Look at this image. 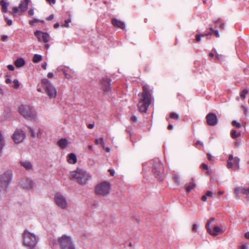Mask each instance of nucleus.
<instances>
[{
  "label": "nucleus",
  "mask_w": 249,
  "mask_h": 249,
  "mask_svg": "<svg viewBox=\"0 0 249 249\" xmlns=\"http://www.w3.org/2000/svg\"><path fill=\"white\" fill-rule=\"evenodd\" d=\"M22 238L24 246L28 249H38L36 245L39 239L34 233L25 229L22 233Z\"/></svg>",
  "instance_id": "obj_1"
},
{
  "label": "nucleus",
  "mask_w": 249,
  "mask_h": 249,
  "mask_svg": "<svg viewBox=\"0 0 249 249\" xmlns=\"http://www.w3.org/2000/svg\"><path fill=\"white\" fill-rule=\"evenodd\" d=\"M52 248L54 249V246L58 245L61 249H75V247L71 237L65 234L59 237L57 240H53Z\"/></svg>",
  "instance_id": "obj_2"
},
{
  "label": "nucleus",
  "mask_w": 249,
  "mask_h": 249,
  "mask_svg": "<svg viewBox=\"0 0 249 249\" xmlns=\"http://www.w3.org/2000/svg\"><path fill=\"white\" fill-rule=\"evenodd\" d=\"M142 89L143 92L141 93L138 107L140 112H146L151 103V99L149 97L150 93L147 88L143 86Z\"/></svg>",
  "instance_id": "obj_3"
},
{
  "label": "nucleus",
  "mask_w": 249,
  "mask_h": 249,
  "mask_svg": "<svg viewBox=\"0 0 249 249\" xmlns=\"http://www.w3.org/2000/svg\"><path fill=\"white\" fill-rule=\"evenodd\" d=\"M71 176L81 185H85L91 178V176L85 170L77 168L76 170L71 172Z\"/></svg>",
  "instance_id": "obj_4"
},
{
  "label": "nucleus",
  "mask_w": 249,
  "mask_h": 249,
  "mask_svg": "<svg viewBox=\"0 0 249 249\" xmlns=\"http://www.w3.org/2000/svg\"><path fill=\"white\" fill-rule=\"evenodd\" d=\"M13 178L12 171L8 170L0 176V194L5 193L11 183Z\"/></svg>",
  "instance_id": "obj_5"
},
{
  "label": "nucleus",
  "mask_w": 249,
  "mask_h": 249,
  "mask_svg": "<svg viewBox=\"0 0 249 249\" xmlns=\"http://www.w3.org/2000/svg\"><path fill=\"white\" fill-rule=\"evenodd\" d=\"M18 111L23 117L29 120H34L36 118V112L29 106L21 105L19 107Z\"/></svg>",
  "instance_id": "obj_6"
},
{
  "label": "nucleus",
  "mask_w": 249,
  "mask_h": 249,
  "mask_svg": "<svg viewBox=\"0 0 249 249\" xmlns=\"http://www.w3.org/2000/svg\"><path fill=\"white\" fill-rule=\"evenodd\" d=\"M152 172L155 177L158 180H162L164 167L163 164L159 160H155L153 162Z\"/></svg>",
  "instance_id": "obj_7"
},
{
  "label": "nucleus",
  "mask_w": 249,
  "mask_h": 249,
  "mask_svg": "<svg viewBox=\"0 0 249 249\" xmlns=\"http://www.w3.org/2000/svg\"><path fill=\"white\" fill-rule=\"evenodd\" d=\"M41 83L43 85L44 89L47 94L52 98H55L56 96V90L52 83L47 78H44L41 80Z\"/></svg>",
  "instance_id": "obj_8"
},
{
  "label": "nucleus",
  "mask_w": 249,
  "mask_h": 249,
  "mask_svg": "<svg viewBox=\"0 0 249 249\" xmlns=\"http://www.w3.org/2000/svg\"><path fill=\"white\" fill-rule=\"evenodd\" d=\"M110 183L107 181H104L95 186V192L96 194L106 196L110 193Z\"/></svg>",
  "instance_id": "obj_9"
},
{
  "label": "nucleus",
  "mask_w": 249,
  "mask_h": 249,
  "mask_svg": "<svg viewBox=\"0 0 249 249\" xmlns=\"http://www.w3.org/2000/svg\"><path fill=\"white\" fill-rule=\"evenodd\" d=\"M54 201L57 205L62 209H65L67 207L66 199L60 193H57L54 196Z\"/></svg>",
  "instance_id": "obj_10"
},
{
  "label": "nucleus",
  "mask_w": 249,
  "mask_h": 249,
  "mask_svg": "<svg viewBox=\"0 0 249 249\" xmlns=\"http://www.w3.org/2000/svg\"><path fill=\"white\" fill-rule=\"evenodd\" d=\"M25 134L23 130L17 129L12 136V139L16 143H19L24 140Z\"/></svg>",
  "instance_id": "obj_11"
},
{
  "label": "nucleus",
  "mask_w": 249,
  "mask_h": 249,
  "mask_svg": "<svg viewBox=\"0 0 249 249\" xmlns=\"http://www.w3.org/2000/svg\"><path fill=\"white\" fill-rule=\"evenodd\" d=\"M111 79L108 77L103 78L101 81V89L105 92H108L111 90Z\"/></svg>",
  "instance_id": "obj_12"
},
{
  "label": "nucleus",
  "mask_w": 249,
  "mask_h": 249,
  "mask_svg": "<svg viewBox=\"0 0 249 249\" xmlns=\"http://www.w3.org/2000/svg\"><path fill=\"white\" fill-rule=\"evenodd\" d=\"M21 185L23 188L30 190L34 188V182L31 178L24 177L22 178Z\"/></svg>",
  "instance_id": "obj_13"
},
{
  "label": "nucleus",
  "mask_w": 249,
  "mask_h": 249,
  "mask_svg": "<svg viewBox=\"0 0 249 249\" xmlns=\"http://www.w3.org/2000/svg\"><path fill=\"white\" fill-rule=\"evenodd\" d=\"M206 119L209 125L214 126L217 124V117L214 113H208L206 115Z\"/></svg>",
  "instance_id": "obj_14"
},
{
  "label": "nucleus",
  "mask_w": 249,
  "mask_h": 249,
  "mask_svg": "<svg viewBox=\"0 0 249 249\" xmlns=\"http://www.w3.org/2000/svg\"><path fill=\"white\" fill-rule=\"evenodd\" d=\"M240 192L241 194L243 195H245L246 196V198L249 199V188H246L244 187H236L234 189V194L236 196V198L237 199H239L240 197L239 196V192Z\"/></svg>",
  "instance_id": "obj_15"
},
{
  "label": "nucleus",
  "mask_w": 249,
  "mask_h": 249,
  "mask_svg": "<svg viewBox=\"0 0 249 249\" xmlns=\"http://www.w3.org/2000/svg\"><path fill=\"white\" fill-rule=\"evenodd\" d=\"M111 23L112 25L121 29H124L125 25L124 22L114 18L112 19Z\"/></svg>",
  "instance_id": "obj_16"
},
{
  "label": "nucleus",
  "mask_w": 249,
  "mask_h": 249,
  "mask_svg": "<svg viewBox=\"0 0 249 249\" xmlns=\"http://www.w3.org/2000/svg\"><path fill=\"white\" fill-rule=\"evenodd\" d=\"M29 0H23L18 5L20 12H24L26 11L29 5Z\"/></svg>",
  "instance_id": "obj_17"
},
{
  "label": "nucleus",
  "mask_w": 249,
  "mask_h": 249,
  "mask_svg": "<svg viewBox=\"0 0 249 249\" xmlns=\"http://www.w3.org/2000/svg\"><path fill=\"white\" fill-rule=\"evenodd\" d=\"M67 161L69 163L74 164L77 162V157L75 154L71 153L67 156Z\"/></svg>",
  "instance_id": "obj_18"
},
{
  "label": "nucleus",
  "mask_w": 249,
  "mask_h": 249,
  "mask_svg": "<svg viewBox=\"0 0 249 249\" xmlns=\"http://www.w3.org/2000/svg\"><path fill=\"white\" fill-rule=\"evenodd\" d=\"M58 145L62 148H66L69 143L68 140L66 138H62L57 142Z\"/></svg>",
  "instance_id": "obj_19"
},
{
  "label": "nucleus",
  "mask_w": 249,
  "mask_h": 249,
  "mask_svg": "<svg viewBox=\"0 0 249 249\" xmlns=\"http://www.w3.org/2000/svg\"><path fill=\"white\" fill-rule=\"evenodd\" d=\"M20 165L26 170H29L32 169L33 165L29 160L20 161Z\"/></svg>",
  "instance_id": "obj_20"
},
{
  "label": "nucleus",
  "mask_w": 249,
  "mask_h": 249,
  "mask_svg": "<svg viewBox=\"0 0 249 249\" xmlns=\"http://www.w3.org/2000/svg\"><path fill=\"white\" fill-rule=\"evenodd\" d=\"M222 231V229L218 226H214L213 230H211V231H207L211 234L214 236L217 235L219 232Z\"/></svg>",
  "instance_id": "obj_21"
},
{
  "label": "nucleus",
  "mask_w": 249,
  "mask_h": 249,
  "mask_svg": "<svg viewBox=\"0 0 249 249\" xmlns=\"http://www.w3.org/2000/svg\"><path fill=\"white\" fill-rule=\"evenodd\" d=\"M14 64L17 68H20L25 64V61L23 58H18L15 61Z\"/></svg>",
  "instance_id": "obj_22"
},
{
  "label": "nucleus",
  "mask_w": 249,
  "mask_h": 249,
  "mask_svg": "<svg viewBox=\"0 0 249 249\" xmlns=\"http://www.w3.org/2000/svg\"><path fill=\"white\" fill-rule=\"evenodd\" d=\"M211 35V33H207L205 34H201L200 33H197L195 36V40L196 42H199L201 41V37L202 36L209 37Z\"/></svg>",
  "instance_id": "obj_23"
},
{
  "label": "nucleus",
  "mask_w": 249,
  "mask_h": 249,
  "mask_svg": "<svg viewBox=\"0 0 249 249\" xmlns=\"http://www.w3.org/2000/svg\"><path fill=\"white\" fill-rule=\"evenodd\" d=\"M196 185L194 181V179H192V181L190 182L189 184H186L185 186L186 191L187 193H190L191 190L196 187Z\"/></svg>",
  "instance_id": "obj_24"
},
{
  "label": "nucleus",
  "mask_w": 249,
  "mask_h": 249,
  "mask_svg": "<svg viewBox=\"0 0 249 249\" xmlns=\"http://www.w3.org/2000/svg\"><path fill=\"white\" fill-rule=\"evenodd\" d=\"M5 147V140L4 139L3 135H2L1 131L0 130V156L2 153V151Z\"/></svg>",
  "instance_id": "obj_25"
},
{
  "label": "nucleus",
  "mask_w": 249,
  "mask_h": 249,
  "mask_svg": "<svg viewBox=\"0 0 249 249\" xmlns=\"http://www.w3.org/2000/svg\"><path fill=\"white\" fill-rule=\"evenodd\" d=\"M0 5H1V11L3 13L7 12V7L9 3L5 1V0H0Z\"/></svg>",
  "instance_id": "obj_26"
},
{
  "label": "nucleus",
  "mask_w": 249,
  "mask_h": 249,
  "mask_svg": "<svg viewBox=\"0 0 249 249\" xmlns=\"http://www.w3.org/2000/svg\"><path fill=\"white\" fill-rule=\"evenodd\" d=\"M3 115L5 118H9L12 117V112L11 109L9 107H5L4 112Z\"/></svg>",
  "instance_id": "obj_27"
},
{
  "label": "nucleus",
  "mask_w": 249,
  "mask_h": 249,
  "mask_svg": "<svg viewBox=\"0 0 249 249\" xmlns=\"http://www.w3.org/2000/svg\"><path fill=\"white\" fill-rule=\"evenodd\" d=\"M50 36L49 34L47 32H43L41 35V41L44 42V43H48L49 41V39L48 38V37Z\"/></svg>",
  "instance_id": "obj_28"
},
{
  "label": "nucleus",
  "mask_w": 249,
  "mask_h": 249,
  "mask_svg": "<svg viewBox=\"0 0 249 249\" xmlns=\"http://www.w3.org/2000/svg\"><path fill=\"white\" fill-rule=\"evenodd\" d=\"M42 59V55L38 54H35L33 57L32 61L34 63H38Z\"/></svg>",
  "instance_id": "obj_29"
},
{
  "label": "nucleus",
  "mask_w": 249,
  "mask_h": 249,
  "mask_svg": "<svg viewBox=\"0 0 249 249\" xmlns=\"http://www.w3.org/2000/svg\"><path fill=\"white\" fill-rule=\"evenodd\" d=\"M231 135L232 138L236 139L241 136V133L237 132L235 130L232 129L231 132Z\"/></svg>",
  "instance_id": "obj_30"
},
{
  "label": "nucleus",
  "mask_w": 249,
  "mask_h": 249,
  "mask_svg": "<svg viewBox=\"0 0 249 249\" xmlns=\"http://www.w3.org/2000/svg\"><path fill=\"white\" fill-rule=\"evenodd\" d=\"M215 24L216 26L219 27L221 29H223L224 28V23L221 22V20L220 18L218 19L215 22Z\"/></svg>",
  "instance_id": "obj_31"
},
{
  "label": "nucleus",
  "mask_w": 249,
  "mask_h": 249,
  "mask_svg": "<svg viewBox=\"0 0 249 249\" xmlns=\"http://www.w3.org/2000/svg\"><path fill=\"white\" fill-rule=\"evenodd\" d=\"M170 118L175 120H179V116L177 113L172 112L170 113Z\"/></svg>",
  "instance_id": "obj_32"
},
{
  "label": "nucleus",
  "mask_w": 249,
  "mask_h": 249,
  "mask_svg": "<svg viewBox=\"0 0 249 249\" xmlns=\"http://www.w3.org/2000/svg\"><path fill=\"white\" fill-rule=\"evenodd\" d=\"M42 33L43 32L39 30H36L34 33L35 36L37 37L38 40L40 42H41V37Z\"/></svg>",
  "instance_id": "obj_33"
},
{
  "label": "nucleus",
  "mask_w": 249,
  "mask_h": 249,
  "mask_svg": "<svg viewBox=\"0 0 249 249\" xmlns=\"http://www.w3.org/2000/svg\"><path fill=\"white\" fill-rule=\"evenodd\" d=\"M215 220V218L213 217H211L209 221L207 222V223L206 224V228L207 229V231H211V229L210 228V224L213 222Z\"/></svg>",
  "instance_id": "obj_34"
},
{
  "label": "nucleus",
  "mask_w": 249,
  "mask_h": 249,
  "mask_svg": "<svg viewBox=\"0 0 249 249\" xmlns=\"http://www.w3.org/2000/svg\"><path fill=\"white\" fill-rule=\"evenodd\" d=\"M173 179L177 185L180 184V178L178 175L174 174L173 176Z\"/></svg>",
  "instance_id": "obj_35"
},
{
  "label": "nucleus",
  "mask_w": 249,
  "mask_h": 249,
  "mask_svg": "<svg viewBox=\"0 0 249 249\" xmlns=\"http://www.w3.org/2000/svg\"><path fill=\"white\" fill-rule=\"evenodd\" d=\"M40 22V19L36 18H34L33 20L29 21V23L31 26H35L36 23H38Z\"/></svg>",
  "instance_id": "obj_36"
},
{
  "label": "nucleus",
  "mask_w": 249,
  "mask_h": 249,
  "mask_svg": "<svg viewBox=\"0 0 249 249\" xmlns=\"http://www.w3.org/2000/svg\"><path fill=\"white\" fill-rule=\"evenodd\" d=\"M28 129L29 130V132L30 133L32 137L35 138L36 136V134L35 130L32 127H31L30 126L28 127Z\"/></svg>",
  "instance_id": "obj_37"
},
{
  "label": "nucleus",
  "mask_w": 249,
  "mask_h": 249,
  "mask_svg": "<svg viewBox=\"0 0 249 249\" xmlns=\"http://www.w3.org/2000/svg\"><path fill=\"white\" fill-rule=\"evenodd\" d=\"M248 92V90L246 89H245L243 90H242L241 92H240L241 97L243 99H245L246 98V96Z\"/></svg>",
  "instance_id": "obj_38"
},
{
  "label": "nucleus",
  "mask_w": 249,
  "mask_h": 249,
  "mask_svg": "<svg viewBox=\"0 0 249 249\" xmlns=\"http://www.w3.org/2000/svg\"><path fill=\"white\" fill-rule=\"evenodd\" d=\"M19 11H20V9L18 7H18L15 6L13 8L11 13L14 15H16Z\"/></svg>",
  "instance_id": "obj_39"
},
{
  "label": "nucleus",
  "mask_w": 249,
  "mask_h": 249,
  "mask_svg": "<svg viewBox=\"0 0 249 249\" xmlns=\"http://www.w3.org/2000/svg\"><path fill=\"white\" fill-rule=\"evenodd\" d=\"M14 86L13 87L15 89H18L19 87L20 84L18 82V80L17 79H15L13 81Z\"/></svg>",
  "instance_id": "obj_40"
},
{
  "label": "nucleus",
  "mask_w": 249,
  "mask_h": 249,
  "mask_svg": "<svg viewBox=\"0 0 249 249\" xmlns=\"http://www.w3.org/2000/svg\"><path fill=\"white\" fill-rule=\"evenodd\" d=\"M210 30L211 31V34L212 33H214V35H215V36L217 37H219V32H218V31L217 30H214L212 26H211L210 27Z\"/></svg>",
  "instance_id": "obj_41"
},
{
  "label": "nucleus",
  "mask_w": 249,
  "mask_h": 249,
  "mask_svg": "<svg viewBox=\"0 0 249 249\" xmlns=\"http://www.w3.org/2000/svg\"><path fill=\"white\" fill-rule=\"evenodd\" d=\"M71 18H68L67 19H66L65 20V23L64 24H62V26L64 27H69V23L71 22Z\"/></svg>",
  "instance_id": "obj_42"
},
{
  "label": "nucleus",
  "mask_w": 249,
  "mask_h": 249,
  "mask_svg": "<svg viewBox=\"0 0 249 249\" xmlns=\"http://www.w3.org/2000/svg\"><path fill=\"white\" fill-rule=\"evenodd\" d=\"M234 163L236 164V167L238 168L239 167L240 159L238 157H235L234 158Z\"/></svg>",
  "instance_id": "obj_43"
},
{
  "label": "nucleus",
  "mask_w": 249,
  "mask_h": 249,
  "mask_svg": "<svg viewBox=\"0 0 249 249\" xmlns=\"http://www.w3.org/2000/svg\"><path fill=\"white\" fill-rule=\"evenodd\" d=\"M212 51H213L215 53V59H216L217 60H219L221 58H222V57H223V55H221V54H219L217 53V52L215 50V49H213L212 50Z\"/></svg>",
  "instance_id": "obj_44"
},
{
  "label": "nucleus",
  "mask_w": 249,
  "mask_h": 249,
  "mask_svg": "<svg viewBox=\"0 0 249 249\" xmlns=\"http://www.w3.org/2000/svg\"><path fill=\"white\" fill-rule=\"evenodd\" d=\"M232 125L236 126L237 128H240V127H241V126H242L240 123L237 122L236 121H233L232 122Z\"/></svg>",
  "instance_id": "obj_45"
},
{
  "label": "nucleus",
  "mask_w": 249,
  "mask_h": 249,
  "mask_svg": "<svg viewBox=\"0 0 249 249\" xmlns=\"http://www.w3.org/2000/svg\"><path fill=\"white\" fill-rule=\"evenodd\" d=\"M42 133H43V132L41 130V129H38V131L37 132L36 134V137L38 138H41L42 137Z\"/></svg>",
  "instance_id": "obj_46"
},
{
  "label": "nucleus",
  "mask_w": 249,
  "mask_h": 249,
  "mask_svg": "<svg viewBox=\"0 0 249 249\" xmlns=\"http://www.w3.org/2000/svg\"><path fill=\"white\" fill-rule=\"evenodd\" d=\"M130 120L132 123H136L138 121L137 117L135 115H133L131 117Z\"/></svg>",
  "instance_id": "obj_47"
},
{
  "label": "nucleus",
  "mask_w": 249,
  "mask_h": 249,
  "mask_svg": "<svg viewBox=\"0 0 249 249\" xmlns=\"http://www.w3.org/2000/svg\"><path fill=\"white\" fill-rule=\"evenodd\" d=\"M198 225L196 224H194L192 227V231L193 232H196L198 228Z\"/></svg>",
  "instance_id": "obj_48"
},
{
  "label": "nucleus",
  "mask_w": 249,
  "mask_h": 249,
  "mask_svg": "<svg viewBox=\"0 0 249 249\" xmlns=\"http://www.w3.org/2000/svg\"><path fill=\"white\" fill-rule=\"evenodd\" d=\"M205 195L207 196V197H213V193L211 191H207Z\"/></svg>",
  "instance_id": "obj_49"
},
{
  "label": "nucleus",
  "mask_w": 249,
  "mask_h": 249,
  "mask_svg": "<svg viewBox=\"0 0 249 249\" xmlns=\"http://www.w3.org/2000/svg\"><path fill=\"white\" fill-rule=\"evenodd\" d=\"M227 168L229 169H231L233 167V163L231 161H227Z\"/></svg>",
  "instance_id": "obj_50"
},
{
  "label": "nucleus",
  "mask_w": 249,
  "mask_h": 249,
  "mask_svg": "<svg viewBox=\"0 0 249 249\" xmlns=\"http://www.w3.org/2000/svg\"><path fill=\"white\" fill-rule=\"evenodd\" d=\"M201 168L202 169L205 170H208V169H209L208 166L206 164H205V163H203L201 164Z\"/></svg>",
  "instance_id": "obj_51"
},
{
  "label": "nucleus",
  "mask_w": 249,
  "mask_h": 249,
  "mask_svg": "<svg viewBox=\"0 0 249 249\" xmlns=\"http://www.w3.org/2000/svg\"><path fill=\"white\" fill-rule=\"evenodd\" d=\"M4 19L9 26L12 25L13 22L11 19H8L7 17H4Z\"/></svg>",
  "instance_id": "obj_52"
},
{
  "label": "nucleus",
  "mask_w": 249,
  "mask_h": 249,
  "mask_svg": "<svg viewBox=\"0 0 249 249\" xmlns=\"http://www.w3.org/2000/svg\"><path fill=\"white\" fill-rule=\"evenodd\" d=\"M7 67L9 71H13L15 70L14 66L11 64L8 65Z\"/></svg>",
  "instance_id": "obj_53"
},
{
  "label": "nucleus",
  "mask_w": 249,
  "mask_h": 249,
  "mask_svg": "<svg viewBox=\"0 0 249 249\" xmlns=\"http://www.w3.org/2000/svg\"><path fill=\"white\" fill-rule=\"evenodd\" d=\"M29 15L33 16L34 14V10L33 8H31L28 12Z\"/></svg>",
  "instance_id": "obj_54"
},
{
  "label": "nucleus",
  "mask_w": 249,
  "mask_h": 249,
  "mask_svg": "<svg viewBox=\"0 0 249 249\" xmlns=\"http://www.w3.org/2000/svg\"><path fill=\"white\" fill-rule=\"evenodd\" d=\"M2 41H6L8 39V36L7 35H2L1 38Z\"/></svg>",
  "instance_id": "obj_55"
},
{
  "label": "nucleus",
  "mask_w": 249,
  "mask_h": 249,
  "mask_svg": "<svg viewBox=\"0 0 249 249\" xmlns=\"http://www.w3.org/2000/svg\"><path fill=\"white\" fill-rule=\"evenodd\" d=\"M54 18L53 14H51L49 17L46 18V20H51L53 19Z\"/></svg>",
  "instance_id": "obj_56"
},
{
  "label": "nucleus",
  "mask_w": 249,
  "mask_h": 249,
  "mask_svg": "<svg viewBox=\"0 0 249 249\" xmlns=\"http://www.w3.org/2000/svg\"><path fill=\"white\" fill-rule=\"evenodd\" d=\"M108 172H109L111 176H113L115 174V171L113 169H109L108 170Z\"/></svg>",
  "instance_id": "obj_57"
},
{
  "label": "nucleus",
  "mask_w": 249,
  "mask_h": 249,
  "mask_svg": "<svg viewBox=\"0 0 249 249\" xmlns=\"http://www.w3.org/2000/svg\"><path fill=\"white\" fill-rule=\"evenodd\" d=\"M58 71L59 70L61 71L65 75V76H67V73L65 69H58Z\"/></svg>",
  "instance_id": "obj_58"
},
{
  "label": "nucleus",
  "mask_w": 249,
  "mask_h": 249,
  "mask_svg": "<svg viewBox=\"0 0 249 249\" xmlns=\"http://www.w3.org/2000/svg\"><path fill=\"white\" fill-rule=\"evenodd\" d=\"M47 63L46 62H44V63H43L42 64L41 67L43 68V69L46 70V67H47Z\"/></svg>",
  "instance_id": "obj_59"
},
{
  "label": "nucleus",
  "mask_w": 249,
  "mask_h": 249,
  "mask_svg": "<svg viewBox=\"0 0 249 249\" xmlns=\"http://www.w3.org/2000/svg\"><path fill=\"white\" fill-rule=\"evenodd\" d=\"M233 160H234V158H233V155L232 154L229 155L228 160H229V161H232Z\"/></svg>",
  "instance_id": "obj_60"
},
{
  "label": "nucleus",
  "mask_w": 249,
  "mask_h": 249,
  "mask_svg": "<svg viewBox=\"0 0 249 249\" xmlns=\"http://www.w3.org/2000/svg\"><path fill=\"white\" fill-rule=\"evenodd\" d=\"M207 197H208L206 195H205L202 196L201 200L203 201H206L207 200Z\"/></svg>",
  "instance_id": "obj_61"
},
{
  "label": "nucleus",
  "mask_w": 249,
  "mask_h": 249,
  "mask_svg": "<svg viewBox=\"0 0 249 249\" xmlns=\"http://www.w3.org/2000/svg\"><path fill=\"white\" fill-rule=\"evenodd\" d=\"M196 145H201L203 146V143L202 142L200 141H197L196 142Z\"/></svg>",
  "instance_id": "obj_62"
},
{
  "label": "nucleus",
  "mask_w": 249,
  "mask_h": 249,
  "mask_svg": "<svg viewBox=\"0 0 249 249\" xmlns=\"http://www.w3.org/2000/svg\"><path fill=\"white\" fill-rule=\"evenodd\" d=\"M240 249H248V245L246 244L242 245L240 247Z\"/></svg>",
  "instance_id": "obj_63"
},
{
  "label": "nucleus",
  "mask_w": 249,
  "mask_h": 249,
  "mask_svg": "<svg viewBox=\"0 0 249 249\" xmlns=\"http://www.w3.org/2000/svg\"><path fill=\"white\" fill-rule=\"evenodd\" d=\"M245 237L246 239H249V231L245 233Z\"/></svg>",
  "instance_id": "obj_64"
}]
</instances>
